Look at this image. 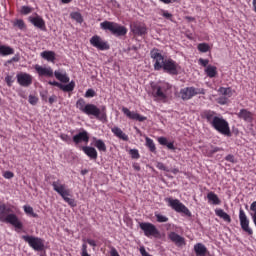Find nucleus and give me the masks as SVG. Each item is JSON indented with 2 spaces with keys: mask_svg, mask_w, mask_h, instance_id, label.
<instances>
[{
  "mask_svg": "<svg viewBox=\"0 0 256 256\" xmlns=\"http://www.w3.org/2000/svg\"><path fill=\"white\" fill-rule=\"evenodd\" d=\"M11 213V208H8L7 205H0V221L1 223H9L13 225L16 229H23V223L20 222L19 218L15 214Z\"/></svg>",
  "mask_w": 256,
  "mask_h": 256,
  "instance_id": "f257e3e1",
  "label": "nucleus"
},
{
  "mask_svg": "<svg viewBox=\"0 0 256 256\" xmlns=\"http://www.w3.org/2000/svg\"><path fill=\"white\" fill-rule=\"evenodd\" d=\"M52 187L60 197L65 201V203H68L70 207H77V202L75 199L70 198L71 197V190L67 188L65 184L61 183V180H56L52 182Z\"/></svg>",
  "mask_w": 256,
  "mask_h": 256,
  "instance_id": "f03ea898",
  "label": "nucleus"
},
{
  "mask_svg": "<svg viewBox=\"0 0 256 256\" xmlns=\"http://www.w3.org/2000/svg\"><path fill=\"white\" fill-rule=\"evenodd\" d=\"M100 27L103 31H110L115 37H125L127 35V28L116 22L104 21L100 24Z\"/></svg>",
  "mask_w": 256,
  "mask_h": 256,
  "instance_id": "7ed1b4c3",
  "label": "nucleus"
},
{
  "mask_svg": "<svg viewBox=\"0 0 256 256\" xmlns=\"http://www.w3.org/2000/svg\"><path fill=\"white\" fill-rule=\"evenodd\" d=\"M211 127L227 137H231V129L229 128V122L223 119V117H217L211 124Z\"/></svg>",
  "mask_w": 256,
  "mask_h": 256,
  "instance_id": "20e7f679",
  "label": "nucleus"
},
{
  "mask_svg": "<svg viewBox=\"0 0 256 256\" xmlns=\"http://www.w3.org/2000/svg\"><path fill=\"white\" fill-rule=\"evenodd\" d=\"M195 95H205V90L195 87H186L180 90V97L183 101H189V99H193Z\"/></svg>",
  "mask_w": 256,
  "mask_h": 256,
  "instance_id": "39448f33",
  "label": "nucleus"
},
{
  "mask_svg": "<svg viewBox=\"0 0 256 256\" xmlns=\"http://www.w3.org/2000/svg\"><path fill=\"white\" fill-rule=\"evenodd\" d=\"M83 113H85V115H93L96 119H105L107 117L105 107H102L101 110L95 104H87Z\"/></svg>",
  "mask_w": 256,
  "mask_h": 256,
  "instance_id": "423d86ee",
  "label": "nucleus"
},
{
  "mask_svg": "<svg viewBox=\"0 0 256 256\" xmlns=\"http://www.w3.org/2000/svg\"><path fill=\"white\" fill-rule=\"evenodd\" d=\"M169 206L176 211V213H183L186 217H191V211L179 199L167 198Z\"/></svg>",
  "mask_w": 256,
  "mask_h": 256,
  "instance_id": "0eeeda50",
  "label": "nucleus"
},
{
  "mask_svg": "<svg viewBox=\"0 0 256 256\" xmlns=\"http://www.w3.org/2000/svg\"><path fill=\"white\" fill-rule=\"evenodd\" d=\"M22 239H24V241L28 243L32 249H34V251H43V249H45V242L39 237L22 236Z\"/></svg>",
  "mask_w": 256,
  "mask_h": 256,
  "instance_id": "6e6552de",
  "label": "nucleus"
},
{
  "mask_svg": "<svg viewBox=\"0 0 256 256\" xmlns=\"http://www.w3.org/2000/svg\"><path fill=\"white\" fill-rule=\"evenodd\" d=\"M151 59H153L155 71H161L163 65H165V57L159 53V49L154 48L150 51Z\"/></svg>",
  "mask_w": 256,
  "mask_h": 256,
  "instance_id": "1a4fd4ad",
  "label": "nucleus"
},
{
  "mask_svg": "<svg viewBox=\"0 0 256 256\" xmlns=\"http://www.w3.org/2000/svg\"><path fill=\"white\" fill-rule=\"evenodd\" d=\"M162 69L169 73V75H178L179 73V64L172 59L165 60Z\"/></svg>",
  "mask_w": 256,
  "mask_h": 256,
  "instance_id": "9d476101",
  "label": "nucleus"
},
{
  "mask_svg": "<svg viewBox=\"0 0 256 256\" xmlns=\"http://www.w3.org/2000/svg\"><path fill=\"white\" fill-rule=\"evenodd\" d=\"M90 44L92 45V47L99 49V51H107L109 49V44L107 43V41H104L101 36H93L90 39Z\"/></svg>",
  "mask_w": 256,
  "mask_h": 256,
  "instance_id": "9b49d317",
  "label": "nucleus"
},
{
  "mask_svg": "<svg viewBox=\"0 0 256 256\" xmlns=\"http://www.w3.org/2000/svg\"><path fill=\"white\" fill-rule=\"evenodd\" d=\"M140 229L144 231V235L146 237H151L153 235H159V230H157V227L149 222H142L140 223Z\"/></svg>",
  "mask_w": 256,
  "mask_h": 256,
  "instance_id": "f8f14e48",
  "label": "nucleus"
},
{
  "mask_svg": "<svg viewBox=\"0 0 256 256\" xmlns=\"http://www.w3.org/2000/svg\"><path fill=\"white\" fill-rule=\"evenodd\" d=\"M16 79L21 87H29L33 83V76L25 72L17 74Z\"/></svg>",
  "mask_w": 256,
  "mask_h": 256,
  "instance_id": "ddd939ff",
  "label": "nucleus"
},
{
  "mask_svg": "<svg viewBox=\"0 0 256 256\" xmlns=\"http://www.w3.org/2000/svg\"><path fill=\"white\" fill-rule=\"evenodd\" d=\"M239 219L243 231L248 233V235H253V230L249 228V219L247 218V215L245 214V211L243 209L239 210Z\"/></svg>",
  "mask_w": 256,
  "mask_h": 256,
  "instance_id": "4468645a",
  "label": "nucleus"
},
{
  "mask_svg": "<svg viewBox=\"0 0 256 256\" xmlns=\"http://www.w3.org/2000/svg\"><path fill=\"white\" fill-rule=\"evenodd\" d=\"M152 95L154 98L157 99V101H162L163 103H165V101H167V94L165 93L164 86H154Z\"/></svg>",
  "mask_w": 256,
  "mask_h": 256,
  "instance_id": "2eb2a0df",
  "label": "nucleus"
},
{
  "mask_svg": "<svg viewBox=\"0 0 256 256\" xmlns=\"http://www.w3.org/2000/svg\"><path fill=\"white\" fill-rule=\"evenodd\" d=\"M122 112L124 113V115H126V117H128V119H132L133 121H147V117L141 116L137 112H131V110H129V108L127 107H123Z\"/></svg>",
  "mask_w": 256,
  "mask_h": 256,
  "instance_id": "dca6fc26",
  "label": "nucleus"
},
{
  "mask_svg": "<svg viewBox=\"0 0 256 256\" xmlns=\"http://www.w3.org/2000/svg\"><path fill=\"white\" fill-rule=\"evenodd\" d=\"M34 69L38 73L39 77H53V68L51 67H43L36 64Z\"/></svg>",
  "mask_w": 256,
  "mask_h": 256,
  "instance_id": "f3484780",
  "label": "nucleus"
},
{
  "mask_svg": "<svg viewBox=\"0 0 256 256\" xmlns=\"http://www.w3.org/2000/svg\"><path fill=\"white\" fill-rule=\"evenodd\" d=\"M168 239H170V241H172V243H175V245H177V247H183V245H185V238H183L181 235H179L175 232H171L168 235Z\"/></svg>",
  "mask_w": 256,
  "mask_h": 256,
  "instance_id": "a211bd4d",
  "label": "nucleus"
},
{
  "mask_svg": "<svg viewBox=\"0 0 256 256\" xmlns=\"http://www.w3.org/2000/svg\"><path fill=\"white\" fill-rule=\"evenodd\" d=\"M73 141L76 145H79L82 141L89 143V133L85 130L73 136Z\"/></svg>",
  "mask_w": 256,
  "mask_h": 256,
  "instance_id": "6ab92c4d",
  "label": "nucleus"
},
{
  "mask_svg": "<svg viewBox=\"0 0 256 256\" xmlns=\"http://www.w3.org/2000/svg\"><path fill=\"white\" fill-rule=\"evenodd\" d=\"M132 33L140 37L143 35H147V26H145V24L136 23L132 26Z\"/></svg>",
  "mask_w": 256,
  "mask_h": 256,
  "instance_id": "aec40b11",
  "label": "nucleus"
},
{
  "mask_svg": "<svg viewBox=\"0 0 256 256\" xmlns=\"http://www.w3.org/2000/svg\"><path fill=\"white\" fill-rule=\"evenodd\" d=\"M29 21L30 23H32V25H34V27H37V29L45 31V20H43V18H41L40 16H30Z\"/></svg>",
  "mask_w": 256,
  "mask_h": 256,
  "instance_id": "412c9836",
  "label": "nucleus"
},
{
  "mask_svg": "<svg viewBox=\"0 0 256 256\" xmlns=\"http://www.w3.org/2000/svg\"><path fill=\"white\" fill-rule=\"evenodd\" d=\"M238 119H243L246 123H251L253 121V113L248 111L247 109H241L239 113H237Z\"/></svg>",
  "mask_w": 256,
  "mask_h": 256,
  "instance_id": "4be33fe9",
  "label": "nucleus"
},
{
  "mask_svg": "<svg viewBox=\"0 0 256 256\" xmlns=\"http://www.w3.org/2000/svg\"><path fill=\"white\" fill-rule=\"evenodd\" d=\"M82 151L89 157L90 159H93L94 161L97 159L98 154L97 150L91 146H84L82 147Z\"/></svg>",
  "mask_w": 256,
  "mask_h": 256,
  "instance_id": "5701e85b",
  "label": "nucleus"
},
{
  "mask_svg": "<svg viewBox=\"0 0 256 256\" xmlns=\"http://www.w3.org/2000/svg\"><path fill=\"white\" fill-rule=\"evenodd\" d=\"M112 133L115 135V137H118V139H121L122 141H129V136L121 130V128L114 126L111 128Z\"/></svg>",
  "mask_w": 256,
  "mask_h": 256,
  "instance_id": "b1692460",
  "label": "nucleus"
},
{
  "mask_svg": "<svg viewBox=\"0 0 256 256\" xmlns=\"http://www.w3.org/2000/svg\"><path fill=\"white\" fill-rule=\"evenodd\" d=\"M202 117H203V119H206L207 123L212 125L213 121H215L218 116H215L214 111L206 110L202 113Z\"/></svg>",
  "mask_w": 256,
  "mask_h": 256,
  "instance_id": "393cba45",
  "label": "nucleus"
},
{
  "mask_svg": "<svg viewBox=\"0 0 256 256\" xmlns=\"http://www.w3.org/2000/svg\"><path fill=\"white\" fill-rule=\"evenodd\" d=\"M207 199L210 205H221V199H219V196H217V194L214 192H209L207 194Z\"/></svg>",
  "mask_w": 256,
  "mask_h": 256,
  "instance_id": "a878e982",
  "label": "nucleus"
},
{
  "mask_svg": "<svg viewBox=\"0 0 256 256\" xmlns=\"http://www.w3.org/2000/svg\"><path fill=\"white\" fill-rule=\"evenodd\" d=\"M40 57L50 63H55V53L53 51H43L41 52Z\"/></svg>",
  "mask_w": 256,
  "mask_h": 256,
  "instance_id": "bb28decb",
  "label": "nucleus"
},
{
  "mask_svg": "<svg viewBox=\"0 0 256 256\" xmlns=\"http://www.w3.org/2000/svg\"><path fill=\"white\" fill-rule=\"evenodd\" d=\"M194 251L197 256H205L207 253V247L201 243L194 245Z\"/></svg>",
  "mask_w": 256,
  "mask_h": 256,
  "instance_id": "cd10ccee",
  "label": "nucleus"
},
{
  "mask_svg": "<svg viewBox=\"0 0 256 256\" xmlns=\"http://www.w3.org/2000/svg\"><path fill=\"white\" fill-rule=\"evenodd\" d=\"M215 213L217 217H220V219H223L226 223H231V216H229L223 209H216Z\"/></svg>",
  "mask_w": 256,
  "mask_h": 256,
  "instance_id": "c85d7f7f",
  "label": "nucleus"
},
{
  "mask_svg": "<svg viewBox=\"0 0 256 256\" xmlns=\"http://www.w3.org/2000/svg\"><path fill=\"white\" fill-rule=\"evenodd\" d=\"M94 147H96L98 151H102V153L107 151V145H105V142L101 139L94 138Z\"/></svg>",
  "mask_w": 256,
  "mask_h": 256,
  "instance_id": "c756f323",
  "label": "nucleus"
},
{
  "mask_svg": "<svg viewBox=\"0 0 256 256\" xmlns=\"http://www.w3.org/2000/svg\"><path fill=\"white\" fill-rule=\"evenodd\" d=\"M15 50L10 46L0 45V55L6 57L7 55H13Z\"/></svg>",
  "mask_w": 256,
  "mask_h": 256,
  "instance_id": "7c9ffc66",
  "label": "nucleus"
},
{
  "mask_svg": "<svg viewBox=\"0 0 256 256\" xmlns=\"http://www.w3.org/2000/svg\"><path fill=\"white\" fill-rule=\"evenodd\" d=\"M205 73L210 79H213V77H216L217 75V67L208 65L205 69Z\"/></svg>",
  "mask_w": 256,
  "mask_h": 256,
  "instance_id": "2f4dec72",
  "label": "nucleus"
},
{
  "mask_svg": "<svg viewBox=\"0 0 256 256\" xmlns=\"http://www.w3.org/2000/svg\"><path fill=\"white\" fill-rule=\"evenodd\" d=\"M54 75L58 81H61V83H69V76H67V73H61L59 71H55Z\"/></svg>",
  "mask_w": 256,
  "mask_h": 256,
  "instance_id": "473e14b6",
  "label": "nucleus"
},
{
  "mask_svg": "<svg viewBox=\"0 0 256 256\" xmlns=\"http://www.w3.org/2000/svg\"><path fill=\"white\" fill-rule=\"evenodd\" d=\"M218 93L224 97H233V90L231 88L220 87Z\"/></svg>",
  "mask_w": 256,
  "mask_h": 256,
  "instance_id": "72a5a7b5",
  "label": "nucleus"
},
{
  "mask_svg": "<svg viewBox=\"0 0 256 256\" xmlns=\"http://www.w3.org/2000/svg\"><path fill=\"white\" fill-rule=\"evenodd\" d=\"M146 147L151 151V153H155L157 151V147H155V142L153 139L146 137Z\"/></svg>",
  "mask_w": 256,
  "mask_h": 256,
  "instance_id": "f704fd0d",
  "label": "nucleus"
},
{
  "mask_svg": "<svg viewBox=\"0 0 256 256\" xmlns=\"http://www.w3.org/2000/svg\"><path fill=\"white\" fill-rule=\"evenodd\" d=\"M60 89L62 91H65L66 93H69L75 89V82L71 81L70 83L63 85L61 84Z\"/></svg>",
  "mask_w": 256,
  "mask_h": 256,
  "instance_id": "c9c22d12",
  "label": "nucleus"
},
{
  "mask_svg": "<svg viewBox=\"0 0 256 256\" xmlns=\"http://www.w3.org/2000/svg\"><path fill=\"white\" fill-rule=\"evenodd\" d=\"M76 107H77V109H79V111L84 113L85 109L87 108V104L85 103V99H83V98L78 99V101L76 102Z\"/></svg>",
  "mask_w": 256,
  "mask_h": 256,
  "instance_id": "e433bc0d",
  "label": "nucleus"
},
{
  "mask_svg": "<svg viewBox=\"0 0 256 256\" xmlns=\"http://www.w3.org/2000/svg\"><path fill=\"white\" fill-rule=\"evenodd\" d=\"M24 212H25L27 215H31V217H34V218L39 217V215H37V213H35V212L33 211V207H31V206L25 205V206H24Z\"/></svg>",
  "mask_w": 256,
  "mask_h": 256,
  "instance_id": "4c0bfd02",
  "label": "nucleus"
},
{
  "mask_svg": "<svg viewBox=\"0 0 256 256\" xmlns=\"http://www.w3.org/2000/svg\"><path fill=\"white\" fill-rule=\"evenodd\" d=\"M71 18L74 19V21H77V23H83V16H81V13L79 12H72Z\"/></svg>",
  "mask_w": 256,
  "mask_h": 256,
  "instance_id": "58836bf2",
  "label": "nucleus"
},
{
  "mask_svg": "<svg viewBox=\"0 0 256 256\" xmlns=\"http://www.w3.org/2000/svg\"><path fill=\"white\" fill-rule=\"evenodd\" d=\"M14 27H18V29H20L21 31H23L25 29V22L21 19H17L16 21H14L13 23Z\"/></svg>",
  "mask_w": 256,
  "mask_h": 256,
  "instance_id": "ea45409f",
  "label": "nucleus"
},
{
  "mask_svg": "<svg viewBox=\"0 0 256 256\" xmlns=\"http://www.w3.org/2000/svg\"><path fill=\"white\" fill-rule=\"evenodd\" d=\"M198 51H200L201 53H207V51H209V44H207V43H200L198 45Z\"/></svg>",
  "mask_w": 256,
  "mask_h": 256,
  "instance_id": "a19ab883",
  "label": "nucleus"
},
{
  "mask_svg": "<svg viewBox=\"0 0 256 256\" xmlns=\"http://www.w3.org/2000/svg\"><path fill=\"white\" fill-rule=\"evenodd\" d=\"M155 217L158 223H167V221H169V218L167 216H163L161 214H155Z\"/></svg>",
  "mask_w": 256,
  "mask_h": 256,
  "instance_id": "79ce46f5",
  "label": "nucleus"
},
{
  "mask_svg": "<svg viewBox=\"0 0 256 256\" xmlns=\"http://www.w3.org/2000/svg\"><path fill=\"white\" fill-rule=\"evenodd\" d=\"M219 151H223V148L211 146L207 155L208 157H211V155H214V153H219Z\"/></svg>",
  "mask_w": 256,
  "mask_h": 256,
  "instance_id": "37998d69",
  "label": "nucleus"
},
{
  "mask_svg": "<svg viewBox=\"0 0 256 256\" xmlns=\"http://www.w3.org/2000/svg\"><path fill=\"white\" fill-rule=\"evenodd\" d=\"M28 101L30 105H36L39 103V98H37V96L29 95Z\"/></svg>",
  "mask_w": 256,
  "mask_h": 256,
  "instance_id": "c03bdc74",
  "label": "nucleus"
},
{
  "mask_svg": "<svg viewBox=\"0 0 256 256\" xmlns=\"http://www.w3.org/2000/svg\"><path fill=\"white\" fill-rule=\"evenodd\" d=\"M129 153H130L132 159H139V157H140L139 150H137V149H131Z\"/></svg>",
  "mask_w": 256,
  "mask_h": 256,
  "instance_id": "a18cd8bd",
  "label": "nucleus"
},
{
  "mask_svg": "<svg viewBox=\"0 0 256 256\" xmlns=\"http://www.w3.org/2000/svg\"><path fill=\"white\" fill-rule=\"evenodd\" d=\"M161 13H162V16L165 17V19H168L169 21H173V14L165 10H161Z\"/></svg>",
  "mask_w": 256,
  "mask_h": 256,
  "instance_id": "49530a36",
  "label": "nucleus"
},
{
  "mask_svg": "<svg viewBox=\"0 0 256 256\" xmlns=\"http://www.w3.org/2000/svg\"><path fill=\"white\" fill-rule=\"evenodd\" d=\"M156 167L157 169H160V171H166L167 173H169L168 168L166 167L165 164H163V162H158Z\"/></svg>",
  "mask_w": 256,
  "mask_h": 256,
  "instance_id": "de8ad7c7",
  "label": "nucleus"
},
{
  "mask_svg": "<svg viewBox=\"0 0 256 256\" xmlns=\"http://www.w3.org/2000/svg\"><path fill=\"white\" fill-rule=\"evenodd\" d=\"M21 13H22V15H29V13H31V7L22 6Z\"/></svg>",
  "mask_w": 256,
  "mask_h": 256,
  "instance_id": "09e8293b",
  "label": "nucleus"
},
{
  "mask_svg": "<svg viewBox=\"0 0 256 256\" xmlns=\"http://www.w3.org/2000/svg\"><path fill=\"white\" fill-rule=\"evenodd\" d=\"M3 177L5 179H13V177H15V174H13V172L11 171H6L4 174H3Z\"/></svg>",
  "mask_w": 256,
  "mask_h": 256,
  "instance_id": "8fccbe9b",
  "label": "nucleus"
},
{
  "mask_svg": "<svg viewBox=\"0 0 256 256\" xmlns=\"http://www.w3.org/2000/svg\"><path fill=\"white\" fill-rule=\"evenodd\" d=\"M198 63H199V65H202V67H207V65H209V60L200 58L198 60Z\"/></svg>",
  "mask_w": 256,
  "mask_h": 256,
  "instance_id": "3c124183",
  "label": "nucleus"
},
{
  "mask_svg": "<svg viewBox=\"0 0 256 256\" xmlns=\"http://www.w3.org/2000/svg\"><path fill=\"white\" fill-rule=\"evenodd\" d=\"M95 95V90L93 89H88L85 93V97L89 98V97H93Z\"/></svg>",
  "mask_w": 256,
  "mask_h": 256,
  "instance_id": "603ef678",
  "label": "nucleus"
},
{
  "mask_svg": "<svg viewBox=\"0 0 256 256\" xmlns=\"http://www.w3.org/2000/svg\"><path fill=\"white\" fill-rule=\"evenodd\" d=\"M81 256H91L89 255V253L87 252V244H83L82 245V254Z\"/></svg>",
  "mask_w": 256,
  "mask_h": 256,
  "instance_id": "864d4df0",
  "label": "nucleus"
},
{
  "mask_svg": "<svg viewBox=\"0 0 256 256\" xmlns=\"http://www.w3.org/2000/svg\"><path fill=\"white\" fill-rule=\"evenodd\" d=\"M158 143H159L160 145L166 146L167 143H168L167 138H165V137H159V138H158Z\"/></svg>",
  "mask_w": 256,
  "mask_h": 256,
  "instance_id": "5fc2aeb1",
  "label": "nucleus"
},
{
  "mask_svg": "<svg viewBox=\"0 0 256 256\" xmlns=\"http://www.w3.org/2000/svg\"><path fill=\"white\" fill-rule=\"evenodd\" d=\"M226 161H229V163H235V156L229 154L225 157Z\"/></svg>",
  "mask_w": 256,
  "mask_h": 256,
  "instance_id": "6e6d98bb",
  "label": "nucleus"
},
{
  "mask_svg": "<svg viewBox=\"0 0 256 256\" xmlns=\"http://www.w3.org/2000/svg\"><path fill=\"white\" fill-rule=\"evenodd\" d=\"M5 81H6L7 85H8L9 87H11V84L13 83V77H11V76H6V77H5Z\"/></svg>",
  "mask_w": 256,
  "mask_h": 256,
  "instance_id": "4d7b16f0",
  "label": "nucleus"
},
{
  "mask_svg": "<svg viewBox=\"0 0 256 256\" xmlns=\"http://www.w3.org/2000/svg\"><path fill=\"white\" fill-rule=\"evenodd\" d=\"M60 139H62V141H66V142L71 141V138H70L69 135H67V134H62V135L60 136Z\"/></svg>",
  "mask_w": 256,
  "mask_h": 256,
  "instance_id": "13d9d810",
  "label": "nucleus"
},
{
  "mask_svg": "<svg viewBox=\"0 0 256 256\" xmlns=\"http://www.w3.org/2000/svg\"><path fill=\"white\" fill-rule=\"evenodd\" d=\"M48 83L49 85H53L54 87H58L59 89H61L62 84L57 81H49Z\"/></svg>",
  "mask_w": 256,
  "mask_h": 256,
  "instance_id": "bf43d9fd",
  "label": "nucleus"
},
{
  "mask_svg": "<svg viewBox=\"0 0 256 256\" xmlns=\"http://www.w3.org/2000/svg\"><path fill=\"white\" fill-rule=\"evenodd\" d=\"M55 101H57V96L55 95L50 96L48 99L50 105H53Z\"/></svg>",
  "mask_w": 256,
  "mask_h": 256,
  "instance_id": "052dcab7",
  "label": "nucleus"
},
{
  "mask_svg": "<svg viewBox=\"0 0 256 256\" xmlns=\"http://www.w3.org/2000/svg\"><path fill=\"white\" fill-rule=\"evenodd\" d=\"M250 210H251V211H254L253 217H256V201H254V202L250 205Z\"/></svg>",
  "mask_w": 256,
  "mask_h": 256,
  "instance_id": "680f3d73",
  "label": "nucleus"
},
{
  "mask_svg": "<svg viewBox=\"0 0 256 256\" xmlns=\"http://www.w3.org/2000/svg\"><path fill=\"white\" fill-rule=\"evenodd\" d=\"M166 147L168 149H171L172 151H175V145L173 144V142H167Z\"/></svg>",
  "mask_w": 256,
  "mask_h": 256,
  "instance_id": "e2e57ef3",
  "label": "nucleus"
},
{
  "mask_svg": "<svg viewBox=\"0 0 256 256\" xmlns=\"http://www.w3.org/2000/svg\"><path fill=\"white\" fill-rule=\"evenodd\" d=\"M19 61V56H14L10 60H8V63H17Z\"/></svg>",
  "mask_w": 256,
  "mask_h": 256,
  "instance_id": "0e129e2a",
  "label": "nucleus"
},
{
  "mask_svg": "<svg viewBox=\"0 0 256 256\" xmlns=\"http://www.w3.org/2000/svg\"><path fill=\"white\" fill-rule=\"evenodd\" d=\"M110 255H111V256H120V255H119V252H117V249H115V248H112V249H111Z\"/></svg>",
  "mask_w": 256,
  "mask_h": 256,
  "instance_id": "69168bd1",
  "label": "nucleus"
},
{
  "mask_svg": "<svg viewBox=\"0 0 256 256\" xmlns=\"http://www.w3.org/2000/svg\"><path fill=\"white\" fill-rule=\"evenodd\" d=\"M133 169H134L135 171H141V166H139L138 163H134V164H133Z\"/></svg>",
  "mask_w": 256,
  "mask_h": 256,
  "instance_id": "338daca9",
  "label": "nucleus"
},
{
  "mask_svg": "<svg viewBox=\"0 0 256 256\" xmlns=\"http://www.w3.org/2000/svg\"><path fill=\"white\" fill-rule=\"evenodd\" d=\"M87 243L91 245V247H95L97 244L95 243V240H87Z\"/></svg>",
  "mask_w": 256,
  "mask_h": 256,
  "instance_id": "774afa93",
  "label": "nucleus"
}]
</instances>
